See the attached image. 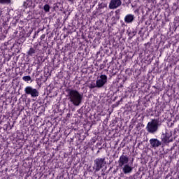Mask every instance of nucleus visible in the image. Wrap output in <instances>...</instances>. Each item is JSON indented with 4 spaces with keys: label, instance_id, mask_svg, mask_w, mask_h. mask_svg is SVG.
<instances>
[{
    "label": "nucleus",
    "instance_id": "1",
    "mask_svg": "<svg viewBox=\"0 0 179 179\" xmlns=\"http://www.w3.org/2000/svg\"><path fill=\"white\" fill-rule=\"evenodd\" d=\"M69 100L73 106L78 107L82 103V100H83V94L79 92L76 90L69 89L67 90Z\"/></svg>",
    "mask_w": 179,
    "mask_h": 179
},
{
    "label": "nucleus",
    "instance_id": "2",
    "mask_svg": "<svg viewBox=\"0 0 179 179\" xmlns=\"http://www.w3.org/2000/svg\"><path fill=\"white\" fill-rule=\"evenodd\" d=\"M94 163L93 169L95 170V173H97V171H100V169L106 166V158H96Z\"/></svg>",
    "mask_w": 179,
    "mask_h": 179
},
{
    "label": "nucleus",
    "instance_id": "3",
    "mask_svg": "<svg viewBox=\"0 0 179 179\" xmlns=\"http://www.w3.org/2000/svg\"><path fill=\"white\" fill-rule=\"evenodd\" d=\"M107 83V76L102 74L97 77L96 81V87L100 89L101 87H103L104 85Z\"/></svg>",
    "mask_w": 179,
    "mask_h": 179
},
{
    "label": "nucleus",
    "instance_id": "4",
    "mask_svg": "<svg viewBox=\"0 0 179 179\" xmlns=\"http://www.w3.org/2000/svg\"><path fill=\"white\" fill-rule=\"evenodd\" d=\"M147 131L150 134H155L157 131V121L152 120L148 123Z\"/></svg>",
    "mask_w": 179,
    "mask_h": 179
},
{
    "label": "nucleus",
    "instance_id": "5",
    "mask_svg": "<svg viewBox=\"0 0 179 179\" xmlns=\"http://www.w3.org/2000/svg\"><path fill=\"white\" fill-rule=\"evenodd\" d=\"M173 133L170 131H166L165 134H164L162 136V142L164 143H170V142H173Z\"/></svg>",
    "mask_w": 179,
    "mask_h": 179
},
{
    "label": "nucleus",
    "instance_id": "6",
    "mask_svg": "<svg viewBox=\"0 0 179 179\" xmlns=\"http://www.w3.org/2000/svg\"><path fill=\"white\" fill-rule=\"evenodd\" d=\"M24 92L26 94H30L31 97L38 96V91L36 89H34L30 86L25 87Z\"/></svg>",
    "mask_w": 179,
    "mask_h": 179
},
{
    "label": "nucleus",
    "instance_id": "7",
    "mask_svg": "<svg viewBox=\"0 0 179 179\" xmlns=\"http://www.w3.org/2000/svg\"><path fill=\"white\" fill-rule=\"evenodd\" d=\"M128 163H129V157L128 156L122 155L120 157L118 160L119 167L126 166L129 164Z\"/></svg>",
    "mask_w": 179,
    "mask_h": 179
},
{
    "label": "nucleus",
    "instance_id": "8",
    "mask_svg": "<svg viewBox=\"0 0 179 179\" xmlns=\"http://www.w3.org/2000/svg\"><path fill=\"white\" fill-rule=\"evenodd\" d=\"M122 3L121 0H111L109 3V9H117Z\"/></svg>",
    "mask_w": 179,
    "mask_h": 179
},
{
    "label": "nucleus",
    "instance_id": "9",
    "mask_svg": "<svg viewBox=\"0 0 179 179\" xmlns=\"http://www.w3.org/2000/svg\"><path fill=\"white\" fill-rule=\"evenodd\" d=\"M121 169L124 174H131V173H132V171L134 170V167H132V166L129 164L121 166Z\"/></svg>",
    "mask_w": 179,
    "mask_h": 179
},
{
    "label": "nucleus",
    "instance_id": "10",
    "mask_svg": "<svg viewBox=\"0 0 179 179\" xmlns=\"http://www.w3.org/2000/svg\"><path fill=\"white\" fill-rule=\"evenodd\" d=\"M150 143L152 149H156V148H159L160 145H162V142H160L157 138H151L150 140Z\"/></svg>",
    "mask_w": 179,
    "mask_h": 179
},
{
    "label": "nucleus",
    "instance_id": "11",
    "mask_svg": "<svg viewBox=\"0 0 179 179\" xmlns=\"http://www.w3.org/2000/svg\"><path fill=\"white\" fill-rule=\"evenodd\" d=\"M135 19V16L132 14H128L124 17L125 23H132Z\"/></svg>",
    "mask_w": 179,
    "mask_h": 179
},
{
    "label": "nucleus",
    "instance_id": "12",
    "mask_svg": "<svg viewBox=\"0 0 179 179\" xmlns=\"http://www.w3.org/2000/svg\"><path fill=\"white\" fill-rule=\"evenodd\" d=\"M33 54H36V49L31 48L28 51V55L32 56Z\"/></svg>",
    "mask_w": 179,
    "mask_h": 179
},
{
    "label": "nucleus",
    "instance_id": "13",
    "mask_svg": "<svg viewBox=\"0 0 179 179\" xmlns=\"http://www.w3.org/2000/svg\"><path fill=\"white\" fill-rule=\"evenodd\" d=\"M22 79L24 80V82H30V80H31V77H30V76H27L22 77Z\"/></svg>",
    "mask_w": 179,
    "mask_h": 179
},
{
    "label": "nucleus",
    "instance_id": "14",
    "mask_svg": "<svg viewBox=\"0 0 179 179\" xmlns=\"http://www.w3.org/2000/svg\"><path fill=\"white\" fill-rule=\"evenodd\" d=\"M43 10L45 12H50V6L48 4H45L43 7Z\"/></svg>",
    "mask_w": 179,
    "mask_h": 179
},
{
    "label": "nucleus",
    "instance_id": "15",
    "mask_svg": "<svg viewBox=\"0 0 179 179\" xmlns=\"http://www.w3.org/2000/svg\"><path fill=\"white\" fill-rule=\"evenodd\" d=\"M0 3L1 4L10 3V0H0Z\"/></svg>",
    "mask_w": 179,
    "mask_h": 179
},
{
    "label": "nucleus",
    "instance_id": "16",
    "mask_svg": "<svg viewBox=\"0 0 179 179\" xmlns=\"http://www.w3.org/2000/svg\"><path fill=\"white\" fill-rule=\"evenodd\" d=\"M43 38H45V35H44V34L41 36V40H43Z\"/></svg>",
    "mask_w": 179,
    "mask_h": 179
},
{
    "label": "nucleus",
    "instance_id": "17",
    "mask_svg": "<svg viewBox=\"0 0 179 179\" xmlns=\"http://www.w3.org/2000/svg\"><path fill=\"white\" fill-rule=\"evenodd\" d=\"M94 87H97L96 86V85H92L90 86V88H91V89H94Z\"/></svg>",
    "mask_w": 179,
    "mask_h": 179
},
{
    "label": "nucleus",
    "instance_id": "18",
    "mask_svg": "<svg viewBox=\"0 0 179 179\" xmlns=\"http://www.w3.org/2000/svg\"><path fill=\"white\" fill-rule=\"evenodd\" d=\"M123 24V26H124L125 25V24Z\"/></svg>",
    "mask_w": 179,
    "mask_h": 179
},
{
    "label": "nucleus",
    "instance_id": "19",
    "mask_svg": "<svg viewBox=\"0 0 179 179\" xmlns=\"http://www.w3.org/2000/svg\"><path fill=\"white\" fill-rule=\"evenodd\" d=\"M69 1H72V0H69Z\"/></svg>",
    "mask_w": 179,
    "mask_h": 179
}]
</instances>
